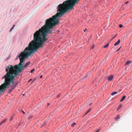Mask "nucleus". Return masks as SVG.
Listing matches in <instances>:
<instances>
[{
    "label": "nucleus",
    "instance_id": "22",
    "mask_svg": "<svg viewBox=\"0 0 132 132\" xmlns=\"http://www.w3.org/2000/svg\"><path fill=\"white\" fill-rule=\"evenodd\" d=\"M94 45H92L91 47V49H92L94 47Z\"/></svg>",
    "mask_w": 132,
    "mask_h": 132
},
{
    "label": "nucleus",
    "instance_id": "31",
    "mask_svg": "<svg viewBox=\"0 0 132 132\" xmlns=\"http://www.w3.org/2000/svg\"><path fill=\"white\" fill-rule=\"evenodd\" d=\"M92 104V103H90L89 104V105L90 106V105H91Z\"/></svg>",
    "mask_w": 132,
    "mask_h": 132
},
{
    "label": "nucleus",
    "instance_id": "3",
    "mask_svg": "<svg viewBox=\"0 0 132 132\" xmlns=\"http://www.w3.org/2000/svg\"><path fill=\"white\" fill-rule=\"evenodd\" d=\"M18 75H5L2 78H4V83L0 86V94H3L6 89L11 87L9 90L11 92L16 87V84L14 82L15 77Z\"/></svg>",
    "mask_w": 132,
    "mask_h": 132
},
{
    "label": "nucleus",
    "instance_id": "12",
    "mask_svg": "<svg viewBox=\"0 0 132 132\" xmlns=\"http://www.w3.org/2000/svg\"><path fill=\"white\" fill-rule=\"evenodd\" d=\"M117 93V92H112L111 94V95H114L115 94H116Z\"/></svg>",
    "mask_w": 132,
    "mask_h": 132
},
{
    "label": "nucleus",
    "instance_id": "7",
    "mask_svg": "<svg viewBox=\"0 0 132 132\" xmlns=\"http://www.w3.org/2000/svg\"><path fill=\"white\" fill-rule=\"evenodd\" d=\"M7 119H3L2 121L0 122V125H1L3 123L5 122L7 120Z\"/></svg>",
    "mask_w": 132,
    "mask_h": 132
},
{
    "label": "nucleus",
    "instance_id": "18",
    "mask_svg": "<svg viewBox=\"0 0 132 132\" xmlns=\"http://www.w3.org/2000/svg\"><path fill=\"white\" fill-rule=\"evenodd\" d=\"M15 26V24H14L13 26L11 28V29L10 30H12L13 28H14V27Z\"/></svg>",
    "mask_w": 132,
    "mask_h": 132
},
{
    "label": "nucleus",
    "instance_id": "1",
    "mask_svg": "<svg viewBox=\"0 0 132 132\" xmlns=\"http://www.w3.org/2000/svg\"><path fill=\"white\" fill-rule=\"evenodd\" d=\"M65 13H57L55 15L52 16L53 19L51 20V23L46 26L45 30L43 32L42 34H41L40 36L37 39V41L35 43L34 45H31V50L28 51L27 54L25 55L23 59H21L20 62L18 64L19 68L18 70V72H20V73L24 69L26 68L29 65L30 63L29 62L24 64L26 59L37 51L39 48L43 46L45 42L48 39L47 37V34L52 33L53 30V28L59 23L58 19L61 17Z\"/></svg>",
    "mask_w": 132,
    "mask_h": 132
},
{
    "label": "nucleus",
    "instance_id": "34",
    "mask_svg": "<svg viewBox=\"0 0 132 132\" xmlns=\"http://www.w3.org/2000/svg\"><path fill=\"white\" fill-rule=\"evenodd\" d=\"M105 60V59H104V60H103V61H102V62H103Z\"/></svg>",
    "mask_w": 132,
    "mask_h": 132
},
{
    "label": "nucleus",
    "instance_id": "14",
    "mask_svg": "<svg viewBox=\"0 0 132 132\" xmlns=\"http://www.w3.org/2000/svg\"><path fill=\"white\" fill-rule=\"evenodd\" d=\"M47 121H45L44 122L43 124H42V127L46 123V122Z\"/></svg>",
    "mask_w": 132,
    "mask_h": 132
},
{
    "label": "nucleus",
    "instance_id": "24",
    "mask_svg": "<svg viewBox=\"0 0 132 132\" xmlns=\"http://www.w3.org/2000/svg\"><path fill=\"white\" fill-rule=\"evenodd\" d=\"M93 70H92V71H90L89 72V74L92 73V71H93Z\"/></svg>",
    "mask_w": 132,
    "mask_h": 132
},
{
    "label": "nucleus",
    "instance_id": "10",
    "mask_svg": "<svg viewBox=\"0 0 132 132\" xmlns=\"http://www.w3.org/2000/svg\"><path fill=\"white\" fill-rule=\"evenodd\" d=\"M91 110V109H89L85 113V115L87 114L89 112H90Z\"/></svg>",
    "mask_w": 132,
    "mask_h": 132
},
{
    "label": "nucleus",
    "instance_id": "32",
    "mask_svg": "<svg viewBox=\"0 0 132 132\" xmlns=\"http://www.w3.org/2000/svg\"><path fill=\"white\" fill-rule=\"evenodd\" d=\"M50 105V104L49 103H48L47 104V105L48 106Z\"/></svg>",
    "mask_w": 132,
    "mask_h": 132
},
{
    "label": "nucleus",
    "instance_id": "37",
    "mask_svg": "<svg viewBox=\"0 0 132 132\" xmlns=\"http://www.w3.org/2000/svg\"><path fill=\"white\" fill-rule=\"evenodd\" d=\"M112 67V66H111V68Z\"/></svg>",
    "mask_w": 132,
    "mask_h": 132
},
{
    "label": "nucleus",
    "instance_id": "29",
    "mask_svg": "<svg viewBox=\"0 0 132 132\" xmlns=\"http://www.w3.org/2000/svg\"><path fill=\"white\" fill-rule=\"evenodd\" d=\"M120 48H119L118 49V50H117V51H118L119 50V49H120Z\"/></svg>",
    "mask_w": 132,
    "mask_h": 132
},
{
    "label": "nucleus",
    "instance_id": "26",
    "mask_svg": "<svg viewBox=\"0 0 132 132\" xmlns=\"http://www.w3.org/2000/svg\"><path fill=\"white\" fill-rule=\"evenodd\" d=\"M13 117H12L10 119V120L11 121V120H12V119H13Z\"/></svg>",
    "mask_w": 132,
    "mask_h": 132
},
{
    "label": "nucleus",
    "instance_id": "5",
    "mask_svg": "<svg viewBox=\"0 0 132 132\" xmlns=\"http://www.w3.org/2000/svg\"><path fill=\"white\" fill-rule=\"evenodd\" d=\"M80 0H70V7L72 9L73 7L76 4L79 2Z\"/></svg>",
    "mask_w": 132,
    "mask_h": 132
},
{
    "label": "nucleus",
    "instance_id": "28",
    "mask_svg": "<svg viewBox=\"0 0 132 132\" xmlns=\"http://www.w3.org/2000/svg\"><path fill=\"white\" fill-rule=\"evenodd\" d=\"M32 80V79H30L29 80V81H28V82H29L31 81Z\"/></svg>",
    "mask_w": 132,
    "mask_h": 132
},
{
    "label": "nucleus",
    "instance_id": "15",
    "mask_svg": "<svg viewBox=\"0 0 132 132\" xmlns=\"http://www.w3.org/2000/svg\"><path fill=\"white\" fill-rule=\"evenodd\" d=\"M34 71H35V69H34L31 70L30 72L31 73H32Z\"/></svg>",
    "mask_w": 132,
    "mask_h": 132
},
{
    "label": "nucleus",
    "instance_id": "38",
    "mask_svg": "<svg viewBox=\"0 0 132 132\" xmlns=\"http://www.w3.org/2000/svg\"><path fill=\"white\" fill-rule=\"evenodd\" d=\"M105 87H106L105 85Z\"/></svg>",
    "mask_w": 132,
    "mask_h": 132
},
{
    "label": "nucleus",
    "instance_id": "4",
    "mask_svg": "<svg viewBox=\"0 0 132 132\" xmlns=\"http://www.w3.org/2000/svg\"><path fill=\"white\" fill-rule=\"evenodd\" d=\"M18 65L16 64L13 66L11 65H9L5 68V71L6 72V74H18L20 72H18V70L19 68Z\"/></svg>",
    "mask_w": 132,
    "mask_h": 132
},
{
    "label": "nucleus",
    "instance_id": "25",
    "mask_svg": "<svg viewBox=\"0 0 132 132\" xmlns=\"http://www.w3.org/2000/svg\"><path fill=\"white\" fill-rule=\"evenodd\" d=\"M128 2H125V4H127L128 3Z\"/></svg>",
    "mask_w": 132,
    "mask_h": 132
},
{
    "label": "nucleus",
    "instance_id": "21",
    "mask_svg": "<svg viewBox=\"0 0 132 132\" xmlns=\"http://www.w3.org/2000/svg\"><path fill=\"white\" fill-rule=\"evenodd\" d=\"M116 35H115V36L112 38L111 39V40L112 39H114L116 37Z\"/></svg>",
    "mask_w": 132,
    "mask_h": 132
},
{
    "label": "nucleus",
    "instance_id": "30",
    "mask_svg": "<svg viewBox=\"0 0 132 132\" xmlns=\"http://www.w3.org/2000/svg\"><path fill=\"white\" fill-rule=\"evenodd\" d=\"M22 111V112H23V113H25V112H24V111Z\"/></svg>",
    "mask_w": 132,
    "mask_h": 132
},
{
    "label": "nucleus",
    "instance_id": "17",
    "mask_svg": "<svg viewBox=\"0 0 132 132\" xmlns=\"http://www.w3.org/2000/svg\"><path fill=\"white\" fill-rule=\"evenodd\" d=\"M121 106H121V105H119V106H118V108H117V110L119 109L121 107Z\"/></svg>",
    "mask_w": 132,
    "mask_h": 132
},
{
    "label": "nucleus",
    "instance_id": "11",
    "mask_svg": "<svg viewBox=\"0 0 132 132\" xmlns=\"http://www.w3.org/2000/svg\"><path fill=\"white\" fill-rule=\"evenodd\" d=\"M109 45V43H108L106 45H105L104 46V48H106Z\"/></svg>",
    "mask_w": 132,
    "mask_h": 132
},
{
    "label": "nucleus",
    "instance_id": "33",
    "mask_svg": "<svg viewBox=\"0 0 132 132\" xmlns=\"http://www.w3.org/2000/svg\"><path fill=\"white\" fill-rule=\"evenodd\" d=\"M127 69V67H126L125 69V70H126Z\"/></svg>",
    "mask_w": 132,
    "mask_h": 132
},
{
    "label": "nucleus",
    "instance_id": "27",
    "mask_svg": "<svg viewBox=\"0 0 132 132\" xmlns=\"http://www.w3.org/2000/svg\"><path fill=\"white\" fill-rule=\"evenodd\" d=\"M43 77V76L42 75H41L40 77V78H41Z\"/></svg>",
    "mask_w": 132,
    "mask_h": 132
},
{
    "label": "nucleus",
    "instance_id": "36",
    "mask_svg": "<svg viewBox=\"0 0 132 132\" xmlns=\"http://www.w3.org/2000/svg\"><path fill=\"white\" fill-rule=\"evenodd\" d=\"M35 80V79H34V80L33 81V82H34V81Z\"/></svg>",
    "mask_w": 132,
    "mask_h": 132
},
{
    "label": "nucleus",
    "instance_id": "16",
    "mask_svg": "<svg viewBox=\"0 0 132 132\" xmlns=\"http://www.w3.org/2000/svg\"><path fill=\"white\" fill-rule=\"evenodd\" d=\"M120 118V117H119V115H118L117 116V117L115 118V119L116 120V119H119Z\"/></svg>",
    "mask_w": 132,
    "mask_h": 132
},
{
    "label": "nucleus",
    "instance_id": "13",
    "mask_svg": "<svg viewBox=\"0 0 132 132\" xmlns=\"http://www.w3.org/2000/svg\"><path fill=\"white\" fill-rule=\"evenodd\" d=\"M131 62V61H128L126 62L125 65L129 64Z\"/></svg>",
    "mask_w": 132,
    "mask_h": 132
},
{
    "label": "nucleus",
    "instance_id": "9",
    "mask_svg": "<svg viewBox=\"0 0 132 132\" xmlns=\"http://www.w3.org/2000/svg\"><path fill=\"white\" fill-rule=\"evenodd\" d=\"M126 96L125 95H124L122 97L121 100L120 101V102H121L123 101L126 98Z\"/></svg>",
    "mask_w": 132,
    "mask_h": 132
},
{
    "label": "nucleus",
    "instance_id": "23",
    "mask_svg": "<svg viewBox=\"0 0 132 132\" xmlns=\"http://www.w3.org/2000/svg\"><path fill=\"white\" fill-rule=\"evenodd\" d=\"M87 77V75H86L84 77V78H86Z\"/></svg>",
    "mask_w": 132,
    "mask_h": 132
},
{
    "label": "nucleus",
    "instance_id": "8",
    "mask_svg": "<svg viewBox=\"0 0 132 132\" xmlns=\"http://www.w3.org/2000/svg\"><path fill=\"white\" fill-rule=\"evenodd\" d=\"M120 39H119L118 40V41L116 43H115V44H114V46H116L117 45H118L120 43Z\"/></svg>",
    "mask_w": 132,
    "mask_h": 132
},
{
    "label": "nucleus",
    "instance_id": "35",
    "mask_svg": "<svg viewBox=\"0 0 132 132\" xmlns=\"http://www.w3.org/2000/svg\"><path fill=\"white\" fill-rule=\"evenodd\" d=\"M86 29L84 31V32H85L86 30Z\"/></svg>",
    "mask_w": 132,
    "mask_h": 132
},
{
    "label": "nucleus",
    "instance_id": "19",
    "mask_svg": "<svg viewBox=\"0 0 132 132\" xmlns=\"http://www.w3.org/2000/svg\"><path fill=\"white\" fill-rule=\"evenodd\" d=\"M76 124V123H75L74 122L73 123V124H72V125H71V126L72 127H73Z\"/></svg>",
    "mask_w": 132,
    "mask_h": 132
},
{
    "label": "nucleus",
    "instance_id": "6",
    "mask_svg": "<svg viewBox=\"0 0 132 132\" xmlns=\"http://www.w3.org/2000/svg\"><path fill=\"white\" fill-rule=\"evenodd\" d=\"M113 76L112 75H110L108 78V80L109 81H111L113 78Z\"/></svg>",
    "mask_w": 132,
    "mask_h": 132
},
{
    "label": "nucleus",
    "instance_id": "20",
    "mask_svg": "<svg viewBox=\"0 0 132 132\" xmlns=\"http://www.w3.org/2000/svg\"><path fill=\"white\" fill-rule=\"evenodd\" d=\"M122 26H123V25L122 24H120L119 25V27L120 28H121L122 27Z\"/></svg>",
    "mask_w": 132,
    "mask_h": 132
},
{
    "label": "nucleus",
    "instance_id": "2",
    "mask_svg": "<svg viewBox=\"0 0 132 132\" xmlns=\"http://www.w3.org/2000/svg\"><path fill=\"white\" fill-rule=\"evenodd\" d=\"M53 19L52 17L46 19L45 20V23L44 25L43 26L40 28L38 30H37L34 34L33 39L31 41L28 45V47H26L24 50L20 54H18L16 57V59L17 60L19 58L20 60V62L21 59H23L24 57L26 55H27L28 51H29L31 49V47L32 45H34L36 42L37 41V39L39 38L41 36V34H42L43 32L45 30L46 27L48 24H49L51 22V20Z\"/></svg>",
    "mask_w": 132,
    "mask_h": 132
}]
</instances>
